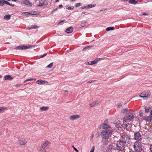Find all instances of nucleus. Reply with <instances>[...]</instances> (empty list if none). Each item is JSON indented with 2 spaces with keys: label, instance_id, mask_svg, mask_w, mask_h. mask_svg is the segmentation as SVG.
Wrapping results in <instances>:
<instances>
[{
  "label": "nucleus",
  "instance_id": "obj_1",
  "mask_svg": "<svg viewBox=\"0 0 152 152\" xmlns=\"http://www.w3.org/2000/svg\"><path fill=\"white\" fill-rule=\"evenodd\" d=\"M113 131L110 129H105L101 133L102 139L108 140L109 138L111 136Z\"/></svg>",
  "mask_w": 152,
  "mask_h": 152
},
{
  "label": "nucleus",
  "instance_id": "obj_2",
  "mask_svg": "<svg viewBox=\"0 0 152 152\" xmlns=\"http://www.w3.org/2000/svg\"><path fill=\"white\" fill-rule=\"evenodd\" d=\"M133 147L136 152H140L143 149L141 142L139 141L134 142Z\"/></svg>",
  "mask_w": 152,
  "mask_h": 152
},
{
  "label": "nucleus",
  "instance_id": "obj_3",
  "mask_svg": "<svg viewBox=\"0 0 152 152\" xmlns=\"http://www.w3.org/2000/svg\"><path fill=\"white\" fill-rule=\"evenodd\" d=\"M125 143L122 141L119 140L116 145V148L118 150L121 151L124 150Z\"/></svg>",
  "mask_w": 152,
  "mask_h": 152
},
{
  "label": "nucleus",
  "instance_id": "obj_4",
  "mask_svg": "<svg viewBox=\"0 0 152 152\" xmlns=\"http://www.w3.org/2000/svg\"><path fill=\"white\" fill-rule=\"evenodd\" d=\"M122 141L125 144H129L131 142L130 138L129 135L125 134L122 136Z\"/></svg>",
  "mask_w": 152,
  "mask_h": 152
},
{
  "label": "nucleus",
  "instance_id": "obj_5",
  "mask_svg": "<svg viewBox=\"0 0 152 152\" xmlns=\"http://www.w3.org/2000/svg\"><path fill=\"white\" fill-rule=\"evenodd\" d=\"M134 116L131 113L129 112L127 114L126 116L124 118V121L126 122H129L133 119Z\"/></svg>",
  "mask_w": 152,
  "mask_h": 152
},
{
  "label": "nucleus",
  "instance_id": "obj_6",
  "mask_svg": "<svg viewBox=\"0 0 152 152\" xmlns=\"http://www.w3.org/2000/svg\"><path fill=\"white\" fill-rule=\"evenodd\" d=\"M151 94V93L148 91H144L141 93L140 96L141 98H143L144 99H147L149 97Z\"/></svg>",
  "mask_w": 152,
  "mask_h": 152
},
{
  "label": "nucleus",
  "instance_id": "obj_7",
  "mask_svg": "<svg viewBox=\"0 0 152 152\" xmlns=\"http://www.w3.org/2000/svg\"><path fill=\"white\" fill-rule=\"evenodd\" d=\"M134 138L135 140L138 141H140L142 140V137L141 134L139 132H134Z\"/></svg>",
  "mask_w": 152,
  "mask_h": 152
},
{
  "label": "nucleus",
  "instance_id": "obj_8",
  "mask_svg": "<svg viewBox=\"0 0 152 152\" xmlns=\"http://www.w3.org/2000/svg\"><path fill=\"white\" fill-rule=\"evenodd\" d=\"M32 47V46L31 45L28 46L23 45L22 46H18L16 47L15 49L17 50H26L30 48H31Z\"/></svg>",
  "mask_w": 152,
  "mask_h": 152
},
{
  "label": "nucleus",
  "instance_id": "obj_9",
  "mask_svg": "<svg viewBox=\"0 0 152 152\" xmlns=\"http://www.w3.org/2000/svg\"><path fill=\"white\" fill-rule=\"evenodd\" d=\"M48 142H45L42 145L40 148L39 149V150L41 152H46L45 149V148L48 146Z\"/></svg>",
  "mask_w": 152,
  "mask_h": 152
},
{
  "label": "nucleus",
  "instance_id": "obj_10",
  "mask_svg": "<svg viewBox=\"0 0 152 152\" xmlns=\"http://www.w3.org/2000/svg\"><path fill=\"white\" fill-rule=\"evenodd\" d=\"M48 4V2L46 0H40L39 1V4L38 5V6L42 7L44 5H47Z\"/></svg>",
  "mask_w": 152,
  "mask_h": 152
},
{
  "label": "nucleus",
  "instance_id": "obj_11",
  "mask_svg": "<svg viewBox=\"0 0 152 152\" xmlns=\"http://www.w3.org/2000/svg\"><path fill=\"white\" fill-rule=\"evenodd\" d=\"M107 120H105L104 122L102 123V125H101V128L102 129H107L110 127V126L107 125V124L105 123L106 121H107Z\"/></svg>",
  "mask_w": 152,
  "mask_h": 152
},
{
  "label": "nucleus",
  "instance_id": "obj_12",
  "mask_svg": "<svg viewBox=\"0 0 152 152\" xmlns=\"http://www.w3.org/2000/svg\"><path fill=\"white\" fill-rule=\"evenodd\" d=\"M23 4L28 7H31L32 5L31 3L28 0L23 1Z\"/></svg>",
  "mask_w": 152,
  "mask_h": 152
},
{
  "label": "nucleus",
  "instance_id": "obj_13",
  "mask_svg": "<svg viewBox=\"0 0 152 152\" xmlns=\"http://www.w3.org/2000/svg\"><path fill=\"white\" fill-rule=\"evenodd\" d=\"M19 144L20 145H23L27 143V141L23 138L18 139Z\"/></svg>",
  "mask_w": 152,
  "mask_h": 152
},
{
  "label": "nucleus",
  "instance_id": "obj_14",
  "mask_svg": "<svg viewBox=\"0 0 152 152\" xmlns=\"http://www.w3.org/2000/svg\"><path fill=\"white\" fill-rule=\"evenodd\" d=\"M80 117V116L78 115H74L70 116V119L72 121H74Z\"/></svg>",
  "mask_w": 152,
  "mask_h": 152
},
{
  "label": "nucleus",
  "instance_id": "obj_15",
  "mask_svg": "<svg viewBox=\"0 0 152 152\" xmlns=\"http://www.w3.org/2000/svg\"><path fill=\"white\" fill-rule=\"evenodd\" d=\"M13 77H11L10 75H5L4 78V80H11L13 79Z\"/></svg>",
  "mask_w": 152,
  "mask_h": 152
},
{
  "label": "nucleus",
  "instance_id": "obj_16",
  "mask_svg": "<svg viewBox=\"0 0 152 152\" xmlns=\"http://www.w3.org/2000/svg\"><path fill=\"white\" fill-rule=\"evenodd\" d=\"M36 83L39 84H43L45 83H47L48 82L47 81L43 80H42L39 79L37 80Z\"/></svg>",
  "mask_w": 152,
  "mask_h": 152
},
{
  "label": "nucleus",
  "instance_id": "obj_17",
  "mask_svg": "<svg viewBox=\"0 0 152 152\" xmlns=\"http://www.w3.org/2000/svg\"><path fill=\"white\" fill-rule=\"evenodd\" d=\"M73 28L71 26L67 28L66 29L65 32L67 33H71L73 31Z\"/></svg>",
  "mask_w": 152,
  "mask_h": 152
},
{
  "label": "nucleus",
  "instance_id": "obj_18",
  "mask_svg": "<svg viewBox=\"0 0 152 152\" xmlns=\"http://www.w3.org/2000/svg\"><path fill=\"white\" fill-rule=\"evenodd\" d=\"M129 3L130 4H136L138 3V1L135 0H129Z\"/></svg>",
  "mask_w": 152,
  "mask_h": 152
},
{
  "label": "nucleus",
  "instance_id": "obj_19",
  "mask_svg": "<svg viewBox=\"0 0 152 152\" xmlns=\"http://www.w3.org/2000/svg\"><path fill=\"white\" fill-rule=\"evenodd\" d=\"M11 16L10 15H5L4 17V19L7 20H8L10 19Z\"/></svg>",
  "mask_w": 152,
  "mask_h": 152
},
{
  "label": "nucleus",
  "instance_id": "obj_20",
  "mask_svg": "<svg viewBox=\"0 0 152 152\" xmlns=\"http://www.w3.org/2000/svg\"><path fill=\"white\" fill-rule=\"evenodd\" d=\"M102 141L104 145H107L108 142V140L102 139Z\"/></svg>",
  "mask_w": 152,
  "mask_h": 152
},
{
  "label": "nucleus",
  "instance_id": "obj_21",
  "mask_svg": "<svg viewBox=\"0 0 152 152\" xmlns=\"http://www.w3.org/2000/svg\"><path fill=\"white\" fill-rule=\"evenodd\" d=\"M114 29L115 27H109L106 28V30L107 31H109L110 30H113Z\"/></svg>",
  "mask_w": 152,
  "mask_h": 152
},
{
  "label": "nucleus",
  "instance_id": "obj_22",
  "mask_svg": "<svg viewBox=\"0 0 152 152\" xmlns=\"http://www.w3.org/2000/svg\"><path fill=\"white\" fill-rule=\"evenodd\" d=\"M123 126L127 130H129V126L127 124H123Z\"/></svg>",
  "mask_w": 152,
  "mask_h": 152
},
{
  "label": "nucleus",
  "instance_id": "obj_23",
  "mask_svg": "<svg viewBox=\"0 0 152 152\" xmlns=\"http://www.w3.org/2000/svg\"><path fill=\"white\" fill-rule=\"evenodd\" d=\"M87 23V22L86 21H83L81 23V26L82 27H84Z\"/></svg>",
  "mask_w": 152,
  "mask_h": 152
},
{
  "label": "nucleus",
  "instance_id": "obj_24",
  "mask_svg": "<svg viewBox=\"0 0 152 152\" xmlns=\"http://www.w3.org/2000/svg\"><path fill=\"white\" fill-rule=\"evenodd\" d=\"M128 111V109L127 108H125L122 110L121 112L123 113H126L127 114Z\"/></svg>",
  "mask_w": 152,
  "mask_h": 152
},
{
  "label": "nucleus",
  "instance_id": "obj_25",
  "mask_svg": "<svg viewBox=\"0 0 152 152\" xmlns=\"http://www.w3.org/2000/svg\"><path fill=\"white\" fill-rule=\"evenodd\" d=\"M96 4H94V5L92 4H89L88 5L86 6L87 8H90L93 7H94L95 6Z\"/></svg>",
  "mask_w": 152,
  "mask_h": 152
},
{
  "label": "nucleus",
  "instance_id": "obj_26",
  "mask_svg": "<svg viewBox=\"0 0 152 152\" xmlns=\"http://www.w3.org/2000/svg\"><path fill=\"white\" fill-rule=\"evenodd\" d=\"M49 109V107H42L40 109L43 111H45L48 110Z\"/></svg>",
  "mask_w": 152,
  "mask_h": 152
},
{
  "label": "nucleus",
  "instance_id": "obj_27",
  "mask_svg": "<svg viewBox=\"0 0 152 152\" xmlns=\"http://www.w3.org/2000/svg\"><path fill=\"white\" fill-rule=\"evenodd\" d=\"M96 64V62H95L94 60L91 61H89L88 62V64L89 65H92L93 64Z\"/></svg>",
  "mask_w": 152,
  "mask_h": 152
},
{
  "label": "nucleus",
  "instance_id": "obj_28",
  "mask_svg": "<svg viewBox=\"0 0 152 152\" xmlns=\"http://www.w3.org/2000/svg\"><path fill=\"white\" fill-rule=\"evenodd\" d=\"M39 26H37V25H31V28H32V29H36L37 28H39Z\"/></svg>",
  "mask_w": 152,
  "mask_h": 152
},
{
  "label": "nucleus",
  "instance_id": "obj_29",
  "mask_svg": "<svg viewBox=\"0 0 152 152\" xmlns=\"http://www.w3.org/2000/svg\"><path fill=\"white\" fill-rule=\"evenodd\" d=\"M89 105L91 107H93L96 106V103H95V102L90 104Z\"/></svg>",
  "mask_w": 152,
  "mask_h": 152
},
{
  "label": "nucleus",
  "instance_id": "obj_30",
  "mask_svg": "<svg viewBox=\"0 0 152 152\" xmlns=\"http://www.w3.org/2000/svg\"><path fill=\"white\" fill-rule=\"evenodd\" d=\"M4 0H0V6H3V5L4 4V3L3 1Z\"/></svg>",
  "mask_w": 152,
  "mask_h": 152
},
{
  "label": "nucleus",
  "instance_id": "obj_31",
  "mask_svg": "<svg viewBox=\"0 0 152 152\" xmlns=\"http://www.w3.org/2000/svg\"><path fill=\"white\" fill-rule=\"evenodd\" d=\"M66 9H68L69 10H73L74 8V7L73 6H71L70 7L66 6Z\"/></svg>",
  "mask_w": 152,
  "mask_h": 152
},
{
  "label": "nucleus",
  "instance_id": "obj_32",
  "mask_svg": "<svg viewBox=\"0 0 152 152\" xmlns=\"http://www.w3.org/2000/svg\"><path fill=\"white\" fill-rule=\"evenodd\" d=\"M34 79L33 78H29V79H27V80H25L24 81V83H25L28 81H32V80H33ZM34 80H35L36 79H34Z\"/></svg>",
  "mask_w": 152,
  "mask_h": 152
},
{
  "label": "nucleus",
  "instance_id": "obj_33",
  "mask_svg": "<svg viewBox=\"0 0 152 152\" xmlns=\"http://www.w3.org/2000/svg\"><path fill=\"white\" fill-rule=\"evenodd\" d=\"M6 109V108L4 107H0V112L2 110H4Z\"/></svg>",
  "mask_w": 152,
  "mask_h": 152
},
{
  "label": "nucleus",
  "instance_id": "obj_34",
  "mask_svg": "<svg viewBox=\"0 0 152 152\" xmlns=\"http://www.w3.org/2000/svg\"><path fill=\"white\" fill-rule=\"evenodd\" d=\"M4 3V4H7V5H10V6H11L12 5V4H10L9 2L7 1H3Z\"/></svg>",
  "mask_w": 152,
  "mask_h": 152
},
{
  "label": "nucleus",
  "instance_id": "obj_35",
  "mask_svg": "<svg viewBox=\"0 0 152 152\" xmlns=\"http://www.w3.org/2000/svg\"><path fill=\"white\" fill-rule=\"evenodd\" d=\"M46 55H47V53H45V54H43V55H41L39 56V58H43L45 56H46Z\"/></svg>",
  "mask_w": 152,
  "mask_h": 152
},
{
  "label": "nucleus",
  "instance_id": "obj_36",
  "mask_svg": "<svg viewBox=\"0 0 152 152\" xmlns=\"http://www.w3.org/2000/svg\"><path fill=\"white\" fill-rule=\"evenodd\" d=\"M145 111L146 113H148L149 111V109L148 108L145 107Z\"/></svg>",
  "mask_w": 152,
  "mask_h": 152
},
{
  "label": "nucleus",
  "instance_id": "obj_37",
  "mask_svg": "<svg viewBox=\"0 0 152 152\" xmlns=\"http://www.w3.org/2000/svg\"><path fill=\"white\" fill-rule=\"evenodd\" d=\"M30 12V14L33 15H37V12H34L32 13V12Z\"/></svg>",
  "mask_w": 152,
  "mask_h": 152
},
{
  "label": "nucleus",
  "instance_id": "obj_38",
  "mask_svg": "<svg viewBox=\"0 0 152 152\" xmlns=\"http://www.w3.org/2000/svg\"><path fill=\"white\" fill-rule=\"evenodd\" d=\"M53 65V63H50L47 66V67H48V68H51L52 67Z\"/></svg>",
  "mask_w": 152,
  "mask_h": 152
},
{
  "label": "nucleus",
  "instance_id": "obj_39",
  "mask_svg": "<svg viewBox=\"0 0 152 152\" xmlns=\"http://www.w3.org/2000/svg\"><path fill=\"white\" fill-rule=\"evenodd\" d=\"M81 5V4L80 3H77L76 4H75V7H79Z\"/></svg>",
  "mask_w": 152,
  "mask_h": 152
},
{
  "label": "nucleus",
  "instance_id": "obj_40",
  "mask_svg": "<svg viewBox=\"0 0 152 152\" xmlns=\"http://www.w3.org/2000/svg\"><path fill=\"white\" fill-rule=\"evenodd\" d=\"M139 115L140 116H142L143 115L142 111V110H140L139 111Z\"/></svg>",
  "mask_w": 152,
  "mask_h": 152
},
{
  "label": "nucleus",
  "instance_id": "obj_41",
  "mask_svg": "<svg viewBox=\"0 0 152 152\" xmlns=\"http://www.w3.org/2000/svg\"><path fill=\"white\" fill-rule=\"evenodd\" d=\"M149 149L151 151V152H152V144H151L150 145Z\"/></svg>",
  "mask_w": 152,
  "mask_h": 152
},
{
  "label": "nucleus",
  "instance_id": "obj_42",
  "mask_svg": "<svg viewBox=\"0 0 152 152\" xmlns=\"http://www.w3.org/2000/svg\"><path fill=\"white\" fill-rule=\"evenodd\" d=\"M30 12H23V14H25L26 15H28L29 14H30Z\"/></svg>",
  "mask_w": 152,
  "mask_h": 152
},
{
  "label": "nucleus",
  "instance_id": "obj_43",
  "mask_svg": "<svg viewBox=\"0 0 152 152\" xmlns=\"http://www.w3.org/2000/svg\"><path fill=\"white\" fill-rule=\"evenodd\" d=\"M100 58H97L95 59L94 60V61H95V62H96V64L97 63V62L99 60H100Z\"/></svg>",
  "mask_w": 152,
  "mask_h": 152
},
{
  "label": "nucleus",
  "instance_id": "obj_44",
  "mask_svg": "<svg viewBox=\"0 0 152 152\" xmlns=\"http://www.w3.org/2000/svg\"><path fill=\"white\" fill-rule=\"evenodd\" d=\"M100 102L99 100L95 102V103H96V105H98Z\"/></svg>",
  "mask_w": 152,
  "mask_h": 152
},
{
  "label": "nucleus",
  "instance_id": "obj_45",
  "mask_svg": "<svg viewBox=\"0 0 152 152\" xmlns=\"http://www.w3.org/2000/svg\"><path fill=\"white\" fill-rule=\"evenodd\" d=\"M95 147L94 146H93L90 152H94V150Z\"/></svg>",
  "mask_w": 152,
  "mask_h": 152
},
{
  "label": "nucleus",
  "instance_id": "obj_46",
  "mask_svg": "<svg viewBox=\"0 0 152 152\" xmlns=\"http://www.w3.org/2000/svg\"><path fill=\"white\" fill-rule=\"evenodd\" d=\"M72 148H73V149L77 152H78V150L75 148V147L74 146H72Z\"/></svg>",
  "mask_w": 152,
  "mask_h": 152
},
{
  "label": "nucleus",
  "instance_id": "obj_47",
  "mask_svg": "<svg viewBox=\"0 0 152 152\" xmlns=\"http://www.w3.org/2000/svg\"><path fill=\"white\" fill-rule=\"evenodd\" d=\"M90 46H88L85 47L84 48L83 50H85L89 48H90Z\"/></svg>",
  "mask_w": 152,
  "mask_h": 152
},
{
  "label": "nucleus",
  "instance_id": "obj_48",
  "mask_svg": "<svg viewBox=\"0 0 152 152\" xmlns=\"http://www.w3.org/2000/svg\"><path fill=\"white\" fill-rule=\"evenodd\" d=\"M65 21V20H61L58 23V24H60L62 23H63L64 21Z\"/></svg>",
  "mask_w": 152,
  "mask_h": 152
},
{
  "label": "nucleus",
  "instance_id": "obj_49",
  "mask_svg": "<svg viewBox=\"0 0 152 152\" xmlns=\"http://www.w3.org/2000/svg\"><path fill=\"white\" fill-rule=\"evenodd\" d=\"M142 15H148L145 12H143L142 13Z\"/></svg>",
  "mask_w": 152,
  "mask_h": 152
},
{
  "label": "nucleus",
  "instance_id": "obj_50",
  "mask_svg": "<svg viewBox=\"0 0 152 152\" xmlns=\"http://www.w3.org/2000/svg\"><path fill=\"white\" fill-rule=\"evenodd\" d=\"M81 8L82 9H85V8H87L86 6H83V7H81Z\"/></svg>",
  "mask_w": 152,
  "mask_h": 152
},
{
  "label": "nucleus",
  "instance_id": "obj_51",
  "mask_svg": "<svg viewBox=\"0 0 152 152\" xmlns=\"http://www.w3.org/2000/svg\"><path fill=\"white\" fill-rule=\"evenodd\" d=\"M121 106V103H120V104H117V106L118 107H119Z\"/></svg>",
  "mask_w": 152,
  "mask_h": 152
},
{
  "label": "nucleus",
  "instance_id": "obj_52",
  "mask_svg": "<svg viewBox=\"0 0 152 152\" xmlns=\"http://www.w3.org/2000/svg\"><path fill=\"white\" fill-rule=\"evenodd\" d=\"M63 7V6L62 5H60L58 6V8L60 9L61 8Z\"/></svg>",
  "mask_w": 152,
  "mask_h": 152
},
{
  "label": "nucleus",
  "instance_id": "obj_53",
  "mask_svg": "<svg viewBox=\"0 0 152 152\" xmlns=\"http://www.w3.org/2000/svg\"><path fill=\"white\" fill-rule=\"evenodd\" d=\"M129 152H135L134 151H133L132 149H130L129 151Z\"/></svg>",
  "mask_w": 152,
  "mask_h": 152
},
{
  "label": "nucleus",
  "instance_id": "obj_54",
  "mask_svg": "<svg viewBox=\"0 0 152 152\" xmlns=\"http://www.w3.org/2000/svg\"><path fill=\"white\" fill-rule=\"evenodd\" d=\"M92 81L90 80V81H88V83H92Z\"/></svg>",
  "mask_w": 152,
  "mask_h": 152
},
{
  "label": "nucleus",
  "instance_id": "obj_55",
  "mask_svg": "<svg viewBox=\"0 0 152 152\" xmlns=\"http://www.w3.org/2000/svg\"><path fill=\"white\" fill-rule=\"evenodd\" d=\"M86 13V12H83L82 13V15L83 14H85V13Z\"/></svg>",
  "mask_w": 152,
  "mask_h": 152
},
{
  "label": "nucleus",
  "instance_id": "obj_56",
  "mask_svg": "<svg viewBox=\"0 0 152 152\" xmlns=\"http://www.w3.org/2000/svg\"><path fill=\"white\" fill-rule=\"evenodd\" d=\"M150 113L151 115H152V110H151Z\"/></svg>",
  "mask_w": 152,
  "mask_h": 152
},
{
  "label": "nucleus",
  "instance_id": "obj_57",
  "mask_svg": "<svg viewBox=\"0 0 152 152\" xmlns=\"http://www.w3.org/2000/svg\"><path fill=\"white\" fill-rule=\"evenodd\" d=\"M59 0H56V2L57 3V2H58L59 1Z\"/></svg>",
  "mask_w": 152,
  "mask_h": 152
},
{
  "label": "nucleus",
  "instance_id": "obj_58",
  "mask_svg": "<svg viewBox=\"0 0 152 152\" xmlns=\"http://www.w3.org/2000/svg\"><path fill=\"white\" fill-rule=\"evenodd\" d=\"M121 0V1H126L128 0Z\"/></svg>",
  "mask_w": 152,
  "mask_h": 152
},
{
  "label": "nucleus",
  "instance_id": "obj_59",
  "mask_svg": "<svg viewBox=\"0 0 152 152\" xmlns=\"http://www.w3.org/2000/svg\"><path fill=\"white\" fill-rule=\"evenodd\" d=\"M94 136V134H92V136L91 137V138H92Z\"/></svg>",
  "mask_w": 152,
  "mask_h": 152
},
{
  "label": "nucleus",
  "instance_id": "obj_60",
  "mask_svg": "<svg viewBox=\"0 0 152 152\" xmlns=\"http://www.w3.org/2000/svg\"><path fill=\"white\" fill-rule=\"evenodd\" d=\"M57 10V8H56L53 11H56Z\"/></svg>",
  "mask_w": 152,
  "mask_h": 152
},
{
  "label": "nucleus",
  "instance_id": "obj_61",
  "mask_svg": "<svg viewBox=\"0 0 152 152\" xmlns=\"http://www.w3.org/2000/svg\"><path fill=\"white\" fill-rule=\"evenodd\" d=\"M2 77V76L1 75H0V78Z\"/></svg>",
  "mask_w": 152,
  "mask_h": 152
},
{
  "label": "nucleus",
  "instance_id": "obj_62",
  "mask_svg": "<svg viewBox=\"0 0 152 152\" xmlns=\"http://www.w3.org/2000/svg\"><path fill=\"white\" fill-rule=\"evenodd\" d=\"M11 0L13 1H16L17 0Z\"/></svg>",
  "mask_w": 152,
  "mask_h": 152
},
{
  "label": "nucleus",
  "instance_id": "obj_63",
  "mask_svg": "<svg viewBox=\"0 0 152 152\" xmlns=\"http://www.w3.org/2000/svg\"><path fill=\"white\" fill-rule=\"evenodd\" d=\"M71 1H75V0H71Z\"/></svg>",
  "mask_w": 152,
  "mask_h": 152
}]
</instances>
